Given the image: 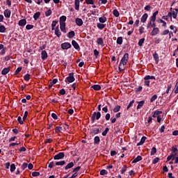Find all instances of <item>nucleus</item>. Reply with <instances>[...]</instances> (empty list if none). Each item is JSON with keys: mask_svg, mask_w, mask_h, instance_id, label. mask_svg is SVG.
I'll list each match as a JSON object with an SVG mask.
<instances>
[{"mask_svg": "<svg viewBox=\"0 0 178 178\" xmlns=\"http://www.w3.org/2000/svg\"><path fill=\"white\" fill-rule=\"evenodd\" d=\"M171 15H172V18L176 19L177 17V15H178V8H175V10H173L171 13Z\"/></svg>", "mask_w": 178, "mask_h": 178, "instance_id": "16", "label": "nucleus"}, {"mask_svg": "<svg viewBox=\"0 0 178 178\" xmlns=\"http://www.w3.org/2000/svg\"><path fill=\"white\" fill-rule=\"evenodd\" d=\"M146 139H147L146 136H142V138H140V141H139V143H138L137 146L138 147V146L143 145L145 143Z\"/></svg>", "mask_w": 178, "mask_h": 178, "instance_id": "15", "label": "nucleus"}, {"mask_svg": "<svg viewBox=\"0 0 178 178\" xmlns=\"http://www.w3.org/2000/svg\"><path fill=\"white\" fill-rule=\"evenodd\" d=\"M74 166V164L73 161H71V163H69L68 164H67V165H65V170H67L69 169H71Z\"/></svg>", "mask_w": 178, "mask_h": 178, "instance_id": "18", "label": "nucleus"}, {"mask_svg": "<svg viewBox=\"0 0 178 178\" xmlns=\"http://www.w3.org/2000/svg\"><path fill=\"white\" fill-rule=\"evenodd\" d=\"M136 103L138 104V106H136V110H139L145 104V100H142L140 102H136Z\"/></svg>", "mask_w": 178, "mask_h": 178, "instance_id": "9", "label": "nucleus"}, {"mask_svg": "<svg viewBox=\"0 0 178 178\" xmlns=\"http://www.w3.org/2000/svg\"><path fill=\"white\" fill-rule=\"evenodd\" d=\"M143 80H145V86L149 87V85H150L149 79H146L145 76V78H143Z\"/></svg>", "mask_w": 178, "mask_h": 178, "instance_id": "43", "label": "nucleus"}, {"mask_svg": "<svg viewBox=\"0 0 178 178\" xmlns=\"http://www.w3.org/2000/svg\"><path fill=\"white\" fill-rule=\"evenodd\" d=\"M65 164V161L64 160H62L61 161H56V165L57 166L60 165L63 166Z\"/></svg>", "mask_w": 178, "mask_h": 178, "instance_id": "41", "label": "nucleus"}, {"mask_svg": "<svg viewBox=\"0 0 178 178\" xmlns=\"http://www.w3.org/2000/svg\"><path fill=\"white\" fill-rule=\"evenodd\" d=\"M160 33V29L158 27L153 28V30L152 32H150V35L151 36H156V35L159 34Z\"/></svg>", "mask_w": 178, "mask_h": 178, "instance_id": "6", "label": "nucleus"}, {"mask_svg": "<svg viewBox=\"0 0 178 178\" xmlns=\"http://www.w3.org/2000/svg\"><path fill=\"white\" fill-rule=\"evenodd\" d=\"M3 15L6 18L9 19L10 17L11 10L10 9H6L3 11Z\"/></svg>", "mask_w": 178, "mask_h": 178, "instance_id": "7", "label": "nucleus"}, {"mask_svg": "<svg viewBox=\"0 0 178 178\" xmlns=\"http://www.w3.org/2000/svg\"><path fill=\"white\" fill-rule=\"evenodd\" d=\"M113 15H114V17H119L120 13H119V11L117 9H114L113 10Z\"/></svg>", "mask_w": 178, "mask_h": 178, "instance_id": "37", "label": "nucleus"}, {"mask_svg": "<svg viewBox=\"0 0 178 178\" xmlns=\"http://www.w3.org/2000/svg\"><path fill=\"white\" fill-rule=\"evenodd\" d=\"M97 43L99 45L104 46V41H103V38H98L97 40Z\"/></svg>", "mask_w": 178, "mask_h": 178, "instance_id": "32", "label": "nucleus"}, {"mask_svg": "<svg viewBox=\"0 0 178 178\" xmlns=\"http://www.w3.org/2000/svg\"><path fill=\"white\" fill-rule=\"evenodd\" d=\"M40 172H38L36 171L32 172V176L34 177H38V176H40Z\"/></svg>", "mask_w": 178, "mask_h": 178, "instance_id": "63", "label": "nucleus"}, {"mask_svg": "<svg viewBox=\"0 0 178 178\" xmlns=\"http://www.w3.org/2000/svg\"><path fill=\"white\" fill-rule=\"evenodd\" d=\"M156 147H152V150L150 151V156H154L156 153Z\"/></svg>", "mask_w": 178, "mask_h": 178, "instance_id": "39", "label": "nucleus"}, {"mask_svg": "<svg viewBox=\"0 0 178 178\" xmlns=\"http://www.w3.org/2000/svg\"><path fill=\"white\" fill-rule=\"evenodd\" d=\"M26 24V19H22L19 21L18 25L21 27H24Z\"/></svg>", "mask_w": 178, "mask_h": 178, "instance_id": "14", "label": "nucleus"}, {"mask_svg": "<svg viewBox=\"0 0 178 178\" xmlns=\"http://www.w3.org/2000/svg\"><path fill=\"white\" fill-rule=\"evenodd\" d=\"M90 131H91V133L95 135H97L99 133V129L97 127L91 129Z\"/></svg>", "mask_w": 178, "mask_h": 178, "instance_id": "24", "label": "nucleus"}, {"mask_svg": "<svg viewBox=\"0 0 178 178\" xmlns=\"http://www.w3.org/2000/svg\"><path fill=\"white\" fill-rule=\"evenodd\" d=\"M58 23V21L54 20V21L52 22V24H51V26H52L51 30H52V31H54V30H55V27L56 26V24H57Z\"/></svg>", "mask_w": 178, "mask_h": 178, "instance_id": "38", "label": "nucleus"}, {"mask_svg": "<svg viewBox=\"0 0 178 178\" xmlns=\"http://www.w3.org/2000/svg\"><path fill=\"white\" fill-rule=\"evenodd\" d=\"M158 98L157 95H154L152 98H150V103H153Z\"/></svg>", "mask_w": 178, "mask_h": 178, "instance_id": "47", "label": "nucleus"}, {"mask_svg": "<svg viewBox=\"0 0 178 178\" xmlns=\"http://www.w3.org/2000/svg\"><path fill=\"white\" fill-rule=\"evenodd\" d=\"M145 79L146 80H156V78L154 76L146 75Z\"/></svg>", "mask_w": 178, "mask_h": 178, "instance_id": "42", "label": "nucleus"}, {"mask_svg": "<svg viewBox=\"0 0 178 178\" xmlns=\"http://www.w3.org/2000/svg\"><path fill=\"white\" fill-rule=\"evenodd\" d=\"M60 31L64 33H67V31L65 29L66 24L62 23V24H60Z\"/></svg>", "mask_w": 178, "mask_h": 178, "instance_id": "20", "label": "nucleus"}, {"mask_svg": "<svg viewBox=\"0 0 178 178\" xmlns=\"http://www.w3.org/2000/svg\"><path fill=\"white\" fill-rule=\"evenodd\" d=\"M15 169H16V167H15V164H11V165H10V172H13L15 170Z\"/></svg>", "mask_w": 178, "mask_h": 178, "instance_id": "61", "label": "nucleus"}, {"mask_svg": "<svg viewBox=\"0 0 178 178\" xmlns=\"http://www.w3.org/2000/svg\"><path fill=\"white\" fill-rule=\"evenodd\" d=\"M27 167H28L27 163H23L22 165V169L23 170H24Z\"/></svg>", "mask_w": 178, "mask_h": 178, "instance_id": "64", "label": "nucleus"}, {"mask_svg": "<svg viewBox=\"0 0 178 178\" xmlns=\"http://www.w3.org/2000/svg\"><path fill=\"white\" fill-rule=\"evenodd\" d=\"M55 35L58 37L60 38L62 35L61 32L60 30L55 31Z\"/></svg>", "mask_w": 178, "mask_h": 178, "instance_id": "57", "label": "nucleus"}, {"mask_svg": "<svg viewBox=\"0 0 178 178\" xmlns=\"http://www.w3.org/2000/svg\"><path fill=\"white\" fill-rule=\"evenodd\" d=\"M145 27L143 26H140L139 27V34L143 35L144 33Z\"/></svg>", "mask_w": 178, "mask_h": 178, "instance_id": "48", "label": "nucleus"}, {"mask_svg": "<svg viewBox=\"0 0 178 178\" xmlns=\"http://www.w3.org/2000/svg\"><path fill=\"white\" fill-rule=\"evenodd\" d=\"M153 58L154 59V61H156V64H159V56L157 52H154L153 54Z\"/></svg>", "mask_w": 178, "mask_h": 178, "instance_id": "12", "label": "nucleus"}, {"mask_svg": "<svg viewBox=\"0 0 178 178\" xmlns=\"http://www.w3.org/2000/svg\"><path fill=\"white\" fill-rule=\"evenodd\" d=\"M122 43H123V38L122 36L117 38V44L122 45Z\"/></svg>", "mask_w": 178, "mask_h": 178, "instance_id": "30", "label": "nucleus"}, {"mask_svg": "<svg viewBox=\"0 0 178 178\" xmlns=\"http://www.w3.org/2000/svg\"><path fill=\"white\" fill-rule=\"evenodd\" d=\"M100 138L99 136H96L95 138H94V144L96 145H99L100 143Z\"/></svg>", "mask_w": 178, "mask_h": 178, "instance_id": "19", "label": "nucleus"}, {"mask_svg": "<svg viewBox=\"0 0 178 178\" xmlns=\"http://www.w3.org/2000/svg\"><path fill=\"white\" fill-rule=\"evenodd\" d=\"M60 95H65L66 94V90L64 88H62L59 91Z\"/></svg>", "mask_w": 178, "mask_h": 178, "instance_id": "58", "label": "nucleus"}, {"mask_svg": "<svg viewBox=\"0 0 178 178\" xmlns=\"http://www.w3.org/2000/svg\"><path fill=\"white\" fill-rule=\"evenodd\" d=\"M158 23L162 24L163 27H166L167 23L164 20L159 19H158Z\"/></svg>", "mask_w": 178, "mask_h": 178, "instance_id": "36", "label": "nucleus"}, {"mask_svg": "<svg viewBox=\"0 0 178 178\" xmlns=\"http://www.w3.org/2000/svg\"><path fill=\"white\" fill-rule=\"evenodd\" d=\"M24 79L26 81H29L30 80V74H24Z\"/></svg>", "mask_w": 178, "mask_h": 178, "instance_id": "46", "label": "nucleus"}, {"mask_svg": "<svg viewBox=\"0 0 178 178\" xmlns=\"http://www.w3.org/2000/svg\"><path fill=\"white\" fill-rule=\"evenodd\" d=\"M170 17V21H172V13L169 12L166 16H162V19L168 21L169 18Z\"/></svg>", "mask_w": 178, "mask_h": 178, "instance_id": "10", "label": "nucleus"}, {"mask_svg": "<svg viewBox=\"0 0 178 178\" xmlns=\"http://www.w3.org/2000/svg\"><path fill=\"white\" fill-rule=\"evenodd\" d=\"M22 70V67H17V69L15 71V75H17Z\"/></svg>", "mask_w": 178, "mask_h": 178, "instance_id": "53", "label": "nucleus"}, {"mask_svg": "<svg viewBox=\"0 0 178 178\" xmlns=\"http://www.w3.org/2000/svg\"><path fill=\"white\" fill-rule=\"evenodd\" d=\"M17 121L19 122V123L20 124H24V120H22L21 116H19L17 118Z\"/></svg>", "mask_w": 178, "mask_h": 178, "instance_id": "60", "label": "nucleus"}, {"mask_svg": "<svg viewBox=\"0 0 178 178\" xmlns=\"http://www.w3.org/2000/svg\"><path fill=\"white\" fill-rule=\"evenodd\" d=\"M99 22L101 24H104L107 22V18L105 16L101 17L99 18Z\"/></svg>", "mask_w": 178, "mask_h": 178, "instance_id": "29", "label": "nucleus"}, {"mask_svg": "<svg viewBox=\"0 0 178 178\" xmlns=\"http://www.w3.org/2000/svg\"><path fill=\"white\" fill-rule=\"evenodd\" d=\"M106 24H103V23H97V26L99 29L100 30H103L104 29H105L106 27Z\"/></svg>", "mask_w": 178, "mask_h": 178, "instance_id": "27", "label": "nucleus"}, {"mask_svg": "<svg viewBox=\"0 0 178 178\" xmlns=\"http://www.w3.org/2000/svg\"><path fill=\"white\" fill-rule=\"evenodd\" d=\"M34 28V26L32 25V24H27L26 26V29L29 31V30H31Z\"/></svg>", "mask_w": 178, "mask_h": 178, "instance_id": "52", "label": "nucleus"}, {"mask_svg": "<svg viewBox=\"0 0 178 178\" xmlns=\"http://www.w3.org/2000/svg\"><path fill=\"white\" fill-rule=\"evenodd\" d=\"M178 151L177 146H172V154H175L176 152Z\"/></svg>", "mask_w": 178, "mask_h": 178, "instance_id": "54", "label": "nucleus"}, {"mask_svg": "<svg viewBox=\"0 0 178 178\" xmlns=\"http://www.w3.org/2000/svg\"><path fill=\"white\" fill-rule=\"evenodd\" d=\"M74 81H75V78L74 77V73L73 72L70 73L69 76H67L65 79V83L68 82L69 83H73Z\"/></svg>", "mask_w": 178, "mask_h": 178, "instance_id": "3", "label": "nucleus"}, {"mask_svg": "<svg viewBox=\"0 0 178 178\" xmlns=\"http://www.w3.org/2000/svg\"><path fill=\"white\" fill-rule=\"evenodd\" d=\"M120 108L121 106L117 105L115 106V107H114V109H113V112H114V113H116L120 111Z\"/></svg>", "mask_w": 178, "mask_h": 178, "instance_id": "34", "label": "nucleus"}, {"mask_svg": "<svg viewBox=\"0 0 178 178\" xmlns=\"http://www.w3.org/2000/svg\"><path fill=\"white\" fill-rule=\"evenodd\" d=\"M86 3L87 5H94L95 1L94 0H86Z\"/></svg>", "mask_w": 178, "mask_h": 178, "instance_id": "49", "label": "nucleus"}, {"mask_svg": "<svg viewBox=\"0 0 178 178\" xmlns=\"http://www.w3.org/2000/svg\"><path fill=\"white\" fill-rule=\"evenodd\" d=\"M51 161V160H49V168H54V161ZM51 161V162H50ZM50 162V163H49Z\"/></svg>", "mask_w": 178, "mask_h": 178, "instance_id": "59", "label": "nucleus"}, {"mask_svg": "<svg viewBox=\"0 0 178 178\" xmlns=\"http://www.w3.org/2000/svg\"><path fill=\"white\" fill-rule=\"evenodd\" d=\"M10 72L9 67H4L1 71V74L5 76Z\"/></svg>", "mask_w": 178, "mask_h": 178, "instance_id": "21", "label": "nucleus"}, {"mask_svg": "<svg viewBox=\"0 0 178 178\" xmlns=\"http://www.w3.org/2000/svg\"><path fill=\"white\" fill-rule=\"evenodd\" d=\"M128 60H129V54L125 53V54H124V56H122V58H121V60L120 61V65H118V71L122 72L124 70V67H122V66L127 65Z\"/></svg>", "mask_w": 178, "mask_h": 178, "instance_id": "1", "label": "nucleus"}, {"mask_svg": "<svg viewBox=\"0 0 178 178\" xmlns=\"http://www.w3.org/2000/svg\"><path fill=\"white\" fill-rule=\"evenodd\" d=\"M81 169V167L79 165L78 167H76V168H74L72 170L73 173H77Z\"/></svg>", "mask_w": 178, "mask_h": 178, "instance_id": "56", "label": "nucleus"}, {"mask_svg": "<svg viewBox=\"0 0 178 178\" xmlns=\"http://www.w3.org/2000/svg\"><path fill=\"white\" fill-rule=\"evenodd\" d=\"M41 15L40 12H36L34 15H33V19H35V21H37L38 19L40 17V16Z\"/></svg>", "mask_w": 178, "mask_h": 178, "instance_id": "33", "label": "nucleus"}, {"mask_svg": "<svg viewBox=\"0 0 178 178\" xmlns=\"http://www.w3.org/2000/svg\"><path fill=\"white\" fill-rule=\"evenodd\" d=\"M72 44L73 45L75 49L78 50L80 49L79 44L76 42V40H73L72 42Z\"/></svg>", "mask_w": 178, "mask_h": 178, "instance_id": "17", "label": "nucleus"}, {"mask_svg": "<svg viewBox=\"0 0 178 178\" xmlns=\"http://www.w3.org/2000/svg\"><path fill=\"white\" fill-rule=\"evenodd\" d=\"M67 20V17L65 15H63L60 17V24H65V22Z\"/></svg>", "mask_w": 178, "mask_h": 178, "instance_id": "25", "label": "nucleus"}, {"mask_svg": "<svg viewBox=\"0 0 178 178\" xmlns=\"http://www.w3.org/2000/svg\"><path fill=\"white\" fill-rule=\"evenodd\" d=\"M100 175L102 176L106 175H108V171L106 170H102L100 172Z\"/></svg>", "mask_w": 178, "mask_h": 178, "instance_id": "50", "label": "nucleus"}, {"mask_svg": "<svg viewBox=\"0 0 178 178\" xmlns=\"http://www.w3.org/2000/svg\"><path fill=\"white\" fill-rule=\"evenodd\" d=\"M72 47V45L70 42H64L61 44V48L63 50H68Z\"/></svg>", "mask_w": 178, "mask_h": 178, "instance_id": "4", "label": "nucleus"}, {"mask_svg": "<svg viewBox=\"0 0 178 178\" xmlns=\"http://www.w3.org/2000/svg\"><path fill=\"white\" fill-rule=\"evenodd\" d=\"M75 22H76V25L79 27L82 26V25L83 24V22L82 19H81V18H76L75 20Z\"/></svg>", "mask_w": 178, "mask_h": 178, "instance_id": "13", "label": "nucleus"}, {"mask_svg": "<svg viewBox=\"0 0 178 178\" xmlns=\"http://www.w3.org/2000/svg\"><path fill=\"white\" fill-rule=\"evenodd\" d=\"M162 113H163L162 111L157 110V111H154V113H153V118H156Z\"/></svg>", "mask_w": 178, "mask_h": 178, "instance_id": "26", "label": "nucleus"}, {"mask_svg": "<svg viewBox=\"0 0 178 178\" xmlns=\"http://www.w3.org/2000/svg\"><path fill=\"white\" fill-rule=\"evenodd\" d=\"M75 36V32L74 31H71L68 33L67 37L70 39H72Z\"/></svg>", "mask_w": 178, "mask_h": 178, "instance_id": "28", "label": "nucleus"}, {"mask_svg": "<svg viewBox=\"0 0 178 178\" xmlns=\"http://www.w3.org/2000/svg\"><path fill=\"white\" fill-rule=\"evenodd\" d=\"M143 160V157L141 156H138L136 159H135L133 161L132 163H137L138 162L140 161Z\"/></svg>", "mask_w": 178, "mask_h": 178, "instance_id": "31", "label": "nucleus"}, {"mask_svg": "<svg viewBox=\"0 0 178 178\" xmlns=\"http://www.w3.org/2000/svg\"><path fill=\"white\" fill-rule=\"evenodd\" d=\"M92 88H93L96 91H99V90H101L102 87L99 84H95V85L92 86Z\"/></svg>", "mask_w": 178, "mask_h": 178, "instance_id": "22", "label": "nucleus"}, {"mask_svg": "<svg viewBox=\"0 0 178 178\" xmlns=\"http://www.w3.org/2000/svg\"><path fill=\"white\" fill-rule=\"evenodd\" d=\"M145 41V39L144 38H140L139 40V42H138V46H139L140 47H143Z\"/></svg>", "mask_w": 178, "mask_h": 178, "instance_id": "35", "label": "nucleus"}, {"mask_svg": "<svg viewBox=\"0 0 178 178\" xmlns=\"http://www.w3.org/2000/svg\"><path fill=\"white\" fill-rule=\"evenodd\" d=\"M102 116L101 112L95 111L91 117L92 123H95V120H99Z\"/></svg>", "mask_w": 178, "mask_h": 178, "instance_id": "2", "label": "nucleus"}, {"mask_svg": "<svg viewBox=\"0 0 178 178\" xmlns=\"http://www.w3.org/2000/svg\"><path fill=\"white\" fill-rule=\"evenodd\" d=\"M65 157V154L63 152H60L58 153V154H56V156H54V160H60L63 159Z\"/></svg>", "mask_w": 178, "mask_h": 178, "instance_id": "5", "label": "nucleus"}, {"mask_svg": "<svg viewBox=\"0 0 178 178\" xmlns=\"http://www.w3.org/2000/svg\"><path fill=\"white\" fill-rule=\"evenodd\" d=\"M147 18H148V14L147 13L143 14V15H142V17H140V22L143 24L146 23Z\"/></svg>", "mask_w": 178, "mask_h": 178, "instance_id": "8", "label": "nucleus"}, {"mask_svg": "<svg viewBox=\"0 0 178 178\" xmlns=\"http://www.w3.org/2000/svg\"><path fill=\"white\" fill-rule=\"evenodd\" d=\"M48 57L47 52L45 50H42L41 52V58L42 60H45Z\"/></svg>", "mask_w": 178, "mask_h": 178, "instance_id": "11", "label": "nucleus"}, {"mask_svg": "<svg viewBox=\"0 0 178 178\" xmlns=\"http://www.w3.org/2000/svg\"><path fill=\"white\" fill-rule=\"evenodd\" d=\"M61 130H62V127H60V126H57L56 127V129H55V131H56V133H59V132H60L61 131Z\"/></svg>", "mask_w": 178, "mask_h": 178, "instance_id": "55", "label": "nucleus"}, {"mask_svg": "<svg viewBox=\"0 0 178 178\" xmlns=\"http://www.w3.org/2000/svg\"><path fill=\"white\" fill-rule=\"evenodd\" d=\"M143 90V86H139L138 88H135V92H136V93L142 92Z\"/></svg>", "mask_w": 178, "mask_h": 178, "instance_id": "45", "label": "nucleus"}, {"mask_svg": "<svg viewBox=\"0 0 178 178\" xmlns=\"http://www.w3.org/2000/svg\"><path fill=\"white\" fill-rule=\"evenodd\" d=\"M109 131V128L106 127V129L102 132V136H106Z\"/></svg>", "mask_w": 178, "mask_h": 178, "instance_id": "51", "label": "nucleus"}, {"mask_svg": "<svg viewBox=\"0 0 178 178\" xmlns=\"http://www.w3.org/2000/svg\"><path fill=\"white\" fill-rule=\"evenodd\" d=\"M74 5L76 10L79 11L80 7V0H75Z\"/></svg>", "mask_w": 178, "mask_h": 178, "instance_id": "23", "label": "nucleus"}, {"mask_svg": "<svg viewBox=\"0 0 178 178\" xmlns=\"http://www.w3.org/2000/svg\"><path fill=\"white\" fill-rule=\"evenodd\" d=\"M127 170V165H124V167H122V169L121 170V174H124Z\"/></svg>", "mask_w": 178, "mask_h": 178, "instance_id": "62", "label": "nucleus"}, {"mask_svg": "<svg viewBox=\"0 0 178 178\" xmlns=\"http://www.w3.org/2000/svg\"><path fill=\"white\" fill-rule=\"evenodd\" d=\"M51 14H52V11H51V9H49L48 10H47L45 12V15H46L47 17H49V16H51Z\"/></svg>", "mask_w": 178, "mask_h": 178, "instance_id": "44", "label": "nucleus"}, {"mask_svg": "<svg viewBox=\"0 0 178 178\" xmlns=\"http://www.w3.org/2000/svg\"><path fill=\"white\" fill-rule=\"evenodd\" d=\"M6 31V27L4 26V25H1L0 26V33H5Z\"/></svg>", "mask_w": 178, "mask_h": 178, "instance_id": "40", "label": "nucleus"}]
</instances>
